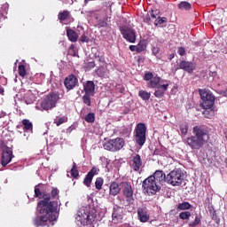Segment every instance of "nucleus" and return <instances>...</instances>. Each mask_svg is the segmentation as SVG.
<instances>
[{"instance_id": "4", "label": "nucleus", "mask_w": 227, "mask_h": 227, "mask_svg": "<svg viewBox=\"0 0 227 227\" xmlns=\"http://www.w3.org/2000/svg\"><path fill=\"white\" fill-rule=\"evenodd\" d=\"M58 100H59V95L51 93L37 103L35 109L38 111H49V109H54L58 104Z\"/></svg>"}, {"instance_id": "6", "label": "nucleus", "mask_w": 227, "mask_h": 227, "mask_svg": "<svg viewBox=\"0 0 227 227\" xmlns=\"http://www.w3.org/2000/svg\"><path fill=\"white\" fill-rule=\"evenodd\" d=\"M90 16H91L94 20V27L100 29L101 27H107V26H109V16L106 10L90 12Z\"/></svg>"}, {"instance_id": "1", "label": "nucleus", "mask_w": 227, "mask_h": 227, "mask_svg": "<svg viewBox=\"0 0 227 227\" xmlns=\"http://www.w3.org/2000/svg\"><path fill=\"white\" fill-rule=\"evenodd\" d=\"M47 185L38 184L35 186V198L40 200L37 203L36 216L34 218V225L40 226H52L54 221H58L59 217V209L58 201H51V194L45 192Z\"/></svg>"}, {"instance_id": "41", "label": "nucleus", "mask_w": 227, "mask_h": 227, "mask_svg": "<svg viewBox=\"0 0 227 227\" xmlns=\"http://www.w3.org/2000/svg\"><path fill=\"white\" fill-rule=\"evenodd\" d=\"M178 8L180 10H191V4H189L188 2H181L178 4Z\"/></svg>"}, {"instance_id": "13", "label": "nucleus", "mask_w": 227, "mask_h": 227, "mask_svg": "<svg viewBox=\"0 0 227 227\" xmlns=\"http://www.w3.org/2000/svg\"><path fill=\"white\" fill-rule=\"evenodd\" d=\"M13 150H12V148L8 146L4 148L1 158V164L3 168H4V166H8V164L12 162V159H13Z\"/></svg>"}, {"instance_id": "58", "label": "nucleus", "mask_w": 227, "mask_h": 227, "mask_svg": "<svg viewBox=\"0 0 227 227\" xmlns=\"http://www.w3.org/2000/svg\"><path fill=\"white\" fill-rule=\"evenodd\" d=\"M174 58H175V53H171V54L168 56L169 61H171V59H173Z\"/></svg>"}, {"instance_id": "62", "label": "nucleus", "mask_w": 227, "mask_h": 227, "mask_svg": "<svg viewBox=\"0 0 227 227\" xmlns=\"http://www.w3.org/2000/svg\"><path fill=\"white\" fill-rule=\"evenodd\" d=\"M90 1H91V0H84V4H88V3H90Z\"/></svg>"}, {"instance_id": "25", "label": "nucleus", "mask_w": 227, "mask_h": 227, "mask_svg": "<svg viewBox=\"0 0 227 227\" xmlns=\"http://www.w3.org/2000/svg\"><path fill=\"white\" fill-rule=\"evenodd\" d=\"M192 208V205L191 203L184 201L177 204L176 210H191Z\"/></svg>"}, {"instance_id": "36", "label": "nucleus", "mask_w": 227, "mask_h": 227, "mask_svg": "<svg viewBox=\"0 0 227 227\" xmlns=\"http://www.w3.org/2000/svg\"><path fill=\"white\" fill-rule=\"evenodd\" d=\"M71 176H73V178H77V176H79V170H77V164L75 162L73 163L71 168Z\"/></svg>"}, {"instance_id": "39", "label": "nucleus", "mask_w": 227, "mask_h": 227, "mask_svg": "<svg viewBox=\"0 0 227 227\" xmlns=\"http://www.w3.org/2000/svg\"><path fill=\"white\" fill-rule=\"evenodd\" d=\"M84 119L87 123H95V114L90 113L85 116Z\"/></svg>"}, {"instance_id": "56", "label": "nucleus", "mask_w": 227, "mask_h": 227, "mask_svg": "<svg viewBox=\"0 0 227 227\" xmlns=\"http://www.w3.org/2000/svg\"><path fill=\"white\" fill-rule=\"evenodd\" d=\"M209 76L210 77H217V72H215H215H210Z\"/></svg>"}, {"instance_id": "34", "label": "nucleus", "mask_w": 227, "mask_h": 227, "mask_svg": "<svg viewBox=\"0 0 227 227\" xmlns=\"http://www.w3.org/2000/svg\"><path fill=\"white\" fill-rule=\"evenodd\" d=\"M112 219H113V223L117 224V223H120V221L121 219V215H120L118 213V211H116V209H114V213L112 214Z\"/></svg>"}, {"instance_id": "57", "label": "nucleus", "mask_w": 227, "mask_h": 227, "mask_svg": "<svg viewBox=\"0 0 227 227\" xmlns=\"http://www.w3.org/2000/svg\"><path fill=\"white\" fill-rule=\"evenodd\" d=\"M4 116H6V112H0V119L4 118Z\"/></svg>"}, {"instance_id": "7", "label": "nucleus", "mask_w": 227, "mask_h": 227, "mask_svg": "<svg viewBox=\"0 0 227 227\" xmlns=\"http://www.w3.org/2000/svg\"><path fill=\"white\" fill-rule=\"evenodd\" d=\"M142 187L144 188V192L148 194V196H153V194H157L159 191H160V184L150 176L146 179L143 181Z\"/></svg>"}, {"instance_id": "18", "label": "nucleus", "mask_w": 227, "mask_h": 227, "mask_svg": "<svg viewBox=\"0 0 227 227\" xmlns=\"http://www.w3.org/2000/svg\"><path fill=\"white\" fill-rule=\"evenodd\" d=\"M155 181H157L160 185H162V183L167 182L168 176L162 170H156L153 176H151Z\"/></svg>"}, {"instance_id": "64", "label": "nucleus", "mask_w": 227, "mask_h": 227, "mask_svg": "<svg viewBox=\"0 0 227 227\" xmlns=\"http://www.w3.org/2000/svg\"><path fill=\"white\" fill-rule=\"evenodd\" d=\"M20 126H17V129H20Z\"/></svg>"}, {"instance_id": "10", "label": "nucleus", "mask_w": 227, "mask_h": 227, "mask_svg": "<svg viewBox=\"0 0 227 227\" xmlns=\"http://www.w3.org/2000/svg\"><path fill=\"white\" fill-rule=\"evenodd\" d=\"M135 142L138 146H144L146 143V125L138 123L135 129Z\"/></svg>"}, {"instance_id": "48", "label": "nucleus", "mask_w": 227, "mask_h": 227, "mask_svg": "<svg viewBox=\"0 0 227 227\" xmlns=\"http://www.w3.org/2000/svg\"><path fill=\"white\" fill-rule=\"evenodd\" d=\"M33 102H35V96L30 95V98H25V103L29 105V104H33Z\"/></svg>"}, {"instance_id": "29", "label": "nucleus", "mask_w": 227, "mask_h": 227, "mask_svg": "<svg viewBox=\"0 0 227 227\" xmlns=\"http://www.w3.org/2000/svg\"><path fill=\"white\" fill-rule=\"evenodd\" d=\"M180 132H181V136H187V133L189 132V124L187 122H183L180 125Z\"/></svg>"}, {"instance_id": "52", "label": "nucleus", "mask_w": 227, "mask_h": 227, "mask_svg": "<svg viewBox=\"0 0 227 227\" xmlns=\"http://www.w3.org/2000/svg\"><path fill=\"white\" fill-rule=\"evenodd\" d=\"M87 68H95V62L92 61V62H88L87 65H86Z\"/></svg>"}, {"instance_id": "22", "label": "nucleus", "mask_w": 227, "mask_h": 227, "mask_svg": "<svg viewBox=\"0 0 227 227\" xmlns=\"http://www.w3.org/2000/svg\"><path fill=\"white\" fill-rule=\"evenodd\" d=\"M141 166H143V160H141V156L139 154H136L133 156V160L131 161V168L135 171H139L141 169Z\"/></svg>"}, {"instance_id": "31", "label": "nucleus", "mask_w": 227, "mask_h": 227, "mask_svg": "<svg viewBox=\"0 0 227 227\" xmlns=\"http://www.w3.org/2000/svg\"><path fill=\"white\" fill-rule=\"evenodd\" d=\"M93 94H84L82 97V102L83 104H85L86 106H88L90 107V106H91V97H93Z\"/></svg>"}, {"instance_id": "5", "label": "nucleus", "mask_w": 227, "mask_h": 227, "mask_svg": "<svg viewBox=\"0 0 227 227\" xmlns=\"http://www.w3.org/2000/svg\"><path fill=\"white\" fill-rule=\"evenodd\" d=\"M184 180H185V172L180 168H176L167 175V183L173 187H180Z\"/></svg>"}, {"instance_id": "33", "label": "nucleus", "mask_w": 227, "mask_h": 227, "mask_svg": "<svg viewBox=\"0 0 227 227\" xmlns=\"http://www.w3.org/2000/svg\"><path fill=\"white\" fill-rule=\"evenodd\" d=\"M68 15H70V12L63 11L59 13L58 19L60 22H63V20H67V19H68Z\"/></svg>"}, {"instance_id": "21", "label": "nucleus", "mask_w": 227, "mask_h": 227, "mask_svg": "<svg viewBox=\"0 0 227 227\" xmlns=\"http://www.w3.org/2000/svg\"><path fill=\"white\" fill-rule=\"evenodd\" d=\"M83 90L87 95H95V82L93 81L83 82Z\"/></svg>"}, {"instance_id": "50", "label": "nucleus", "mask_w": 227, "mask_h": 227, "mask_svg": "<svg viewBox=\"0 0 227 227\" xmlns=\"http://www.w3.org/2000/svg\"><path fill=\"white\" fill-rule=\"evenodd\" d=\"M177 53L179 54V56H185V48L179 47L177 50Z\"/></svg>"}, {"instance_id": "55", "label": "nucleus", "mask_w": 227, "mask_h": 227, "mask_svg": "<svg viewBox=\"0 0 227 227\" xmlns=\"http://www.w3.org/2000/svg\"><path fill=\"white\" fill-rule=\"evenodd\" d=\"M151 20L152 19L150 18V14H146L145 18V22H146L147 24H150Z\"/></svg>"}, {"instance_id": "8", "label": "nucleus", "mask_w": 227, "mask_h": 227, "mask_svg": "<svg viewBox=\"0 0 227 227\" xmlns=\"http://www.w3.org/2000/svg\"><path fill=\"white\" fill-rule=\"evenodd\" d=\"M199 93L202 100V107H204V109H212L214 104H215V96H214V93L207 89L199 90Z\"/></svg>"}, {"instance_id": "26", "label": "nucleus", "mask_w": 227, "mask_h": 227, "mask_svg": "<svg viewBox=\"0 0 227 227\" xmlns=\"http://www.w3.org/2000/svg\"><path fill=\"white\" fill-rule=\"evenodd\" d=\"M67 35L70 42H76L77 41V33L74 31L73 29H67Z\"/></svg>"}, {"instance_id": "44", "label": "nucleus", "mask_w": 227, "mask_h": 227, "mask_svg": "<svg viewBox=\"0 0 227 227\" xmlns=\"http://www.w3.org/2000/svg\"><path fill=\"white\" fill-rule=\"evenodd\" d=\"M153 78V73H152V72L145 73L144 81H148V82H150V81H152Z\"/></svg>"}, {"instance_id": "46", "label": "nucleus", "mask_w": 227, "mask_h": 227, "mask_svg": "<svg viewBox=\"0 0 227 227\" xmlns=\"http://www.w3.org/2000/svg\"><path fill=\"white\" fill-rule=\"evenodd\" d=\"M59 190L58 188H52L51 192V198H56V196H59Z\"/></svg>"}, {"instance_id": "60", "label": "nucleus", "mask_w": 227, "mask_h": 227, "mask_svg": "<svg viewBox=\"0 0 227 227\" xmlns=\"http://www.w3.org/2000/svg\"><path fill=\"white\" fill-rule=\"evenodd\" d=\"M4 93V89L3 87H0V95H3Z\"/></svg>"}, {"instance_id": "59", "label": "nucleus", "mask_w": 227, "mask_h": 227, "mask_svg": "<svg viewBox=\"0 0 227 227\" xmlns=\"http://www.w3.org/2000/svg\"><path fill=\"white\" fill-rule=\"evenodd\" d=\"M152 19H157V16L153 13V11L151 12Z\"/></svg>"}, {"instance_id": "38", "label": "nucleus", "mask_w": 227, "mask_h": 227, "mask_svg": "<svg viewBox=\"0 0 227 227\" xmlns=\"http://www.w3.org/2000/svg\"><path fill=\"white\" fill-rule=\"evenodd\" d=\"M102 185H104V178L98 177L95 181V187L98 189V191H100L102 189Z\"/></svg>"}, {"instance_id": "49", "label": "nucleus", "mask_w": 227, "mask_h": 227, "mask_svg": "<svg viewBox=\"0 0 227 227\" xmlns=\"http://www.w3.org/2000/svg\"><path fill=\"white\" fill-rule=\"evenodd\" d=\"M152 52L153 56H157L160 52V47H153Z\"/></svg>"}, {"instance_id": "23", "label": "nucleus", "mask_w": 227, "mask_h": 227, "mask_svg": "<svg viewBox=\"0 0 227 227\" xmlns=\"http://www.w3.org/2000/svg\"><path fill=\"white\" fill-rule=\"evenodd\" d=\"M162 82H164V81H162V79H160V77L155 76L148 82L147 86H148V88H152V89L155 90V89L160 87L162 84H164Z\"/></svg>"}, {"instance_id": "35", "label": "nucleus", "mask_w": 227, "mask_h": 227, "mask_svg": "<svg viewBox=\"0 0 227 227\" xmlns=\"http://www.w3.org/2000/svg\"><path fill=\"white\" fill-rule=\"evenodd\" d=\"M200 224H201V216H200L198 215L195 216V219L193 222L189 223L190 227L200 226Z\"/></svg>"}, {"instance_id": "24", "label": "nucleus", "mask_w": 227, "mask_h": 227, "mask_svg": "<svg viewBox=\"0 0 227 227\" xmlns=\"http://www.w3.org/2000/svg\"><path fill=\"white\" fill-rule=\"evenodd\" d=\"M21 123L23 125V129L25 132H33V122L27 119H23L21 121Z\"/></svg>"}, {"instance_id": "14", "label": "nucleus", "mask_w": 227, "mask_h": 227, "mask_svg": "<svg viewBox=\"0 0 227 227\" xmlns=\"http://www.w3.org/2000/svg\"><path fill=\"white\" fill-rule=\"evenodd\" d=\"M137 214L140 223H148L150 221V214H148V208L146 207L142 206L137 207Z\"/></svg>"}, {"instance_id": "54", "label": "nucleus", "mask_w": 227, "mask_h": 227, "mask_svg": "<svg viewBox=\"0 0 227 227\" xmlns=\"http://www.w3.org/2000/svg\"><path fill=\"white\" fill-rule=\"evenodd\" d=\"M103 70H104V69L99 68V69H98V70L96 71L97 74H98V75L99 77H102V76L104 75Z\"/></svg>"}, {"instance_id": "63", "label": "nucleus", "mask_w": 227, "mask_h": 227, "mask_svg": "<svg viewBox=\"0 0 227 227\" xmlns=\"http://www.w3.org/2000/svg\"><path fill=\"white\" fill-rule=\"evenodd\" d=\"M224 162H225V164H227V158L225 159Z\"/></svg>"}, {"instance_id": "16", "label": "nucleus", "mask_w": 227, "mask_h": 227, "mask_svg": "<svg viewBox=\"0 0 227 227\" xmlns=\"http://www.w3.org/2000/svg\"><path fill=\"white\" fill-rule=\"evenodd\" d=\"M178 68L180 70H184V72H187L188 74H192V72L196 70V64H194V62L182 60L179 64Z\"/></svg>"}, {"instance_id": "37", "label": "nucleus", "mask_w": 227, "mask_h": 227, "mask_svg": "<svg viewBox=\"0 0 227 227\" xmlns=\"http://www.w3.org/2000/svg\"><path fill=\"white\" fill-rule=\"evenodd\" d=\"M191 212L190 211H184L181 212L179 214V219H182L183 221H187L188 219H191Z\"/></svg>"}, {"instance_id": "27", "label": "nucleus", "mask_w": 227, "mask_h": 227, "mask_svg": "<svg viewBox=\"0 0 227 227\" xmlns=\"http://www.w3.org/2000/svg\"><path fill=\"white\" fill-rule=\"evenodd\" d=\"M138 97H140V98H142V100H150V98L152 97V93L147 92L146 90H139L138 92Z\"/></svg>"}, {"instance_id": "9", "label": "nucleus", "mask_w": 227, "mask_h": 227, "mask_svg": "<svg viewBox=\"0 0 227 227\" xmlns=\"http://www.w3.org/2000/svg\"><path fill=\"white\" fill-rule=\"evenodd\" d=\"M125 146V140L121 137L110 139L103 143V148L108 152H120Z\"/></svg>"}, {"instance_id": "45", "label": "nucleus", "mask_w": 227, "mask_h": 227, "mask_svg": "<svg viewBox=\"0 0 227 227\" xmlns=\"http://www.w3.org/2000/svg\"><path fill=\"white\" fill-rule=\"evenodd\" d=\"M122 136L125 137H130V129L127 127H123L121 130Z\"/></svg>"}, {"instance_id": "17", "label": "nucleus", "mask_w": 227, "mask_h": 227, "mask_svg": "<svg viewBox=\"0 0 227 227\" xmlns=\"http://www.w3.org/2000/svg\"><path fill=\"white\" fill-rule=\"evenodd\" d=\"M78 82H79V80L77 79V77L74 74H70L64 81V84H65L67 90H74V88H75V86H77Z\"/></svg>"}, {"instance_id": "12", "label": "nucleus", "mask_w": 227, "mask_h": 227, "mask_svg": "<svg viewBox=\"0 0 227 227\" xmlns=\"http://www.w3.org/2000/svg\"><path fill=\"white\" fill-rule=\"evenodd\" d=\"M121 34L122 37L129 43H136V30L129 26H122L120 27Z\"/></svg>"}, {"instance_id": "43", "label": "nucleus", "mask_w": 227, "mask_h": 227, "mask_svg": "<svg viewBox=\"0 0 227 227\" xmlns=\"http://www.w3.org/2000/svg\"><path fill=\"white\" fill-rule=\"evenodd\" d=\"M67 121V117H60L59 119L54 120V123H56L57 127H59V125H63Z\"/></svg>"}, {"instance_id": "20", "label": "nucleus", "mask_w": 227, "mask_h": 227, "mask_svg": "<svg viewBox=\"0 0 227 227\" xmlns=\"http://www.w3.org/2000/svg\"><path fill=\"white\" fill-rule=\"evenodd\" d=\"M168 88H169V83H163L162 85H160V87L156 88V90L154 91V97H156V98H162L166 91H168Z\"/></svg>"}, {"instance_id": "19", "label": "nucleus", "mask_w": 227, "mask_h": 227, "mask_svg": "<svg viewBox=\"0 0 227 227\" xmlns=\"http://www.w3.org/2000/svg\"><path fill=\"white\" fill-rule=\"evenodd\" d=\"M121 191V183L118 184L117 182H113L109 186V194L110 196H118Z\"/></svg>"}, {"instance_id": "53", "label": "nucleus", "mask_w": 227, "mask_h": 227, "mask_svg": "<svg viewBox=\"0 0 227 227\" xmlns=\"http://www.w3.org/2000/svg\"><path fill=\"white\" fill-rule=\"evenodd\" d=\"M129 51L131 52H137V45H129Z\"/></svg>"}, {"instance_id": "15", "label": "nucleus", "mask_w": 227, "mask_h": 227, "mask_svg": "<svg viewBox=\"0 0 227 227\" xmlns=\"http://www.w3.org/2000/svg\"><path fill=\"white\" fill-rule=\"evenodd\" d=\"M99 171L100 169L97 168V167H93L88 172L83 180V184L86 185V187L91 186V182H93V176H95V175H98Z\"/></svg>"}, {"instance_id": "47", "label": "nucleus", "mask_w": 227, "mask_h": 227, "mask_svg": "<svg viewBox=\"0 0 227 227\" xmlns=\"http://www.w3.org/2000/svg\"><path fill=\"white\" fill-rule=\"evenodd\" d=\"M80 42H82V43H90V37H88L86 35H82L80 37Z\"/></svg>"}, {"instance_id": "3", "label": "nucleus", "mask_w": 227, "mask_h": 227, "mask_svg": "<svg viewBox=\"0 0 227 227\" xmlns=\"http://www.w3.org/2000/svg\"><path fill=\"white\" fill-rule=\"evenodd\" d=\"M75 219L78 226H88L97 219V210L90 206L82 207L78 210Z\"/></svg>"}, {"instance_id": "51", "label": "nucleus", "mask_w": 227, "mask_h": 227, "mask_svg": "<svg viewBox=\"0 0 227 227\" xmlns=\"http://www.w3.org/2000/svg\"><path fill=\"white\" fill-rule=\"evenodd\" d=\"M8 8H10V4H8V3L4 4L2 5V10H3V12H4L5 13H8Z\"/></svg>"}, {"instance_id": "2", "label": "nucleus", "mask_w": 227, "mask_h": 227, "mask_svg": "<svg viewBox=\"0 0 227 227\" xmlns=\"http://www.w3.org/2000/svg\"><path fill=\"white\" fill-rule=\"evenodd\" d=\"M192 136L186 138V145L192 150H200L209 139L208 128L207 126L193 127Z\"/></svg>"}, {"instance_id": "28", "label": "nucleus", "mask_w": 227, "mask_h": 227, "mask_svg": "<svg viewBox=\"0 0 227 227\" xmlns=\"http://www.w3.org/2000/svg\"><path fill=\"white\" fill-rule=\"evenodd\" d=\"M166 24H168V18L166 17H158L155 21H154V25L155 26H166Z\"/></svg>"}, {"instance_id": "40", "label": "nucleus", "mask_w": 227, "mask_h": 227, "mask_svg": "<svg viewBox=\"0 0 227 227\" xmlns=\"http://www.w3.org/2000/svg\"><path fill=\"white\" fill-rule=\"evenodd\" d=\"M211 218L213 221H215L216 223V224H219V223H221V218H218L217 216V213H215V210H211L209 211Z\"/></svg>"}, {"instance_id": "11", "label": "nucleus", "mask_w": 227, "mask_h": 227, "mask_svg": "<svg viewBox=\"0 0 227 227\" xmlns=\"http://www.w3.org/2000/svg\"><path fill=\"white\" fill-rule=\"evenodd\" d=\"M121 191L126 198V201L129 205H134V190H132V184L129 182L121 183Z\"/></svg>"}, {"instance_id": "32", "label": "nucleus", "mask_w": 227, "mask_h": 227, "mask_svg": "<svg viewBox=\"0 0 227 227\" xmlns=\"http://www.w3.org/2000/svg\"><path fill=\"white\" fill-rule=\"evenodd\" d=\"M204 205L207 207L208 212H212V210H214V205H212V198H206L204 200Z\"/></svg>"}, {"instance_id": "42", "label": "nucleus", "mask_w": 227, "mask_h": 227, "mask_svg": "<svg viewBox=\"0 0 227 227\" xmlns=\"http://www.w3.org/2000/svg\"><path fill=\"white\" fill-rule=\"evenodd\" d=\"M18 70L20 77H26V67H24V65H20Z\"/></svg>"}, {"instance_id": "61", "label": "nucleus", "mask_w": 227, "mask_h": 227, "mask_svg": "<svg viewBox=\"0 0 227 227\" xmlns=\"http://www.w3.org/2000/svg\"><path fill=\"white\" fill-rule=\"evenodd\" d=\"M98 61H100V63H104L106 60L103 58L98 57Z\"/></svg>"}, {"instance_id": "30", "label": "nucleus", "mask_w": 227, "mask_h": 227, "mask_svg": "<svg viewBox=\"0 0 227 227\" xmlns=\"http://www.w3.org/2000/svg\"><path fill=\"white\" fill-rule=\"evenodd\" d=\"M137 52L141 53L146 51V41L141 40L137 45Z\"/></svg>"}]
</instances>
